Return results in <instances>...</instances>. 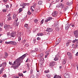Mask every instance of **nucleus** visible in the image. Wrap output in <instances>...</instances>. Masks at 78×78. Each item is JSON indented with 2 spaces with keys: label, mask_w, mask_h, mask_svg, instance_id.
Segmentation results:
<instances>
[{
  "label": "nucleus",
  "mask_w": 78,
  "mask_h": 78,
  "mask_svg": "<svg viewBox=\"0 0 78 78\" xmlns=\"http://www.w3.org/2000/svg\"><path fill=\"white\" fill-rule=\"evenodd\" d=\"M26 42H27V41L26 40H24L22 41V42L23 43H24V44H25V43Z\"/></svg>",
  "instance_id": "obj_48"
},
{
  "label": "nucleus",
  "mask_w": 78,
  "mask_h": 78,
  "mask_svg": "<svg viewBox=\"0 0 78 78\" xmlns=\"http://www.w3.org/2000/svg\"><path fill=\"white\" fill-rule=\"evenodd\" d=\"M32 6L34 8H35V7H36V4H34V5L33 6Z\"/></svg>",
  "instance_id": "obj_59"
},
{
  "label": "nucleus",
  "mask_w": 78,
  "mask_h": 78,
  "mask_svg": "<svg viewBox=\"0 0 78 78\" xmlns=\"http://www.w3.org/2000/svg\"><path fill=\"white\" fill-rule=\"evenodd\" d=\"M66 5H69V6H70V5H71V3H69V2H68L66 3Z\"/></svg>",
  "instance_id": "obj_27"
},
{
  "label": "nucleus",
  "mask_w": 78,
  "mask_h": 78,
  "mask_svg": "<svg viewBox=\"0 0 78 78\" xmlns=\"http://www.w3.org/2000/svg\"><path fill=\"white\" fill-rule=\"evenodd\" d=\"M58 58L55 57L54 58V61H57V60H58Z\"/></svg>",
  "instance_id": "obj_41"
},
{
  "label": "nucleus",
  "mask_w": 78,
  "mask_h": 78,
  "mask_svg": "<svg viewBox=\"0 0 78 78\" xmlns=\"http://www.w3.org/2000/svg\"><path fill=\"white\" fill-rule=\"evenodd\" d=\"M29 45L28 44V43L26 44H25V46H26V47H28Z\"/></svg>",
  "instance_id": "obj_47"
},
{
  "label": "nucleus",
  "mask_w": 78,
  "mask_h": 78,
  "mask_svg": "<svg viewBox=\"0 0 78 78\" xmlns=\"http://www.w3.org/2000/svg\"><path fill=\"white\" fill-rule=\"evenodd\" d=\"M16 36V34L15 33H12L10 34V36L12 37H14Z\"/></svg>",
  "instance_id": "obj_11"
},
{
  "label": "nucleus",
  "mask_w": 78,
  "mask_h": 78,
  "mask_svg": "<svg viewBox=\"0 0 78 78\" xmlns=\"http://www.w3.org/2000/svg\"><path fill=\"white\" fill-rule=\"evenodd\" d=\"M38 5H42V1H40L38 2Z\"/></svg>",
  "instance_id": "obj_17"
},
{
  "label": "nucleus",
  "mask_w": 78,
  "mask_h": 78,
  "mask_svg": "<svg viewBox=\"0 0 78 78\" xmlns=\"http://www.w3.org/2000/svg\"><path fill=\"white\" fill-rule=\"evenodd\" d=\"M69 44H70V43H69V42H68L67 43H66V46H68L69 45Z\"/></svg>",
  "instance_id": "obj_53"
},
{
  "label": "nucleus",
  "mask_w": 78,
  "mask_h": 78,
  "mask_svg": "<svg viewBox=\"0 0 78 78\" xmlns=\"http://www.w3.org/2000/svg\"><path fill=\"white\" fill-rule=\"evenodd\" d=\"M51 76V75L50 74H47L46 75V76H47V77H48V78H50Z\"/></svg>",
  "instance_id": "obj_39"
},
{
  "label": "nucleus",
  "mask_w": 78,
  "mask_h": 78,
  "mask_svg": "<svg viewBox=\"0 0 78 78\" xmlns=\"http://www.w3.org/2000/svg\"><path fill=\"white\" fill-rule=\"evenodd\" d=\"M38 11H39V9H36L35 10V12H39Z\"/></svg>",
  "instance_id": "obj_33"
},
{
  "label": "nucleus",
  "mask_w": 78,
  "mask_h": 78,
  "mask_svg": "<svg viewBox=\"0 0 78 78\" xmlns=\"http://www.w3.org/2000/svg\"><path fill=\"white\" fill-rule=\"evenodd\" d=\"M3 12H6V10L5 9H4L3 10Z\"/></svg>",
  "instance_id": "obj_63"
},
{
  "label": "nucleus",
  "mask_w": 78,
  "mask_h": 78,
  "mask_svg": "<svg viewBox=\"0 0 78 78\" xmlns=\"http://www.w3.org/2000/svg\"><path fill=\"white\" fill-rule=\"evenodd\" d=\"M37 40H38V41H39V40H41V38L39 37H38L37 38Z\"/></svg>",
  "instance_id": "obj_55"
},
{
  "label": "nucleus",
  "mask_w": 78,
  "mask_h": 78,
  "mask_svg": "<svg viewBox=\"0 0 78 78\" xmlns=\"http://www.w3.org/2000/svg\"><path fill=\"white\" fill-rule=\"evenodd\" d=\"M38 22V20H34V22H35V23H37V22Z\"/></svg>",
  "instance_id": "obj_44"
},
{
  "label": "nucleus",
  "mask_w": 78,
  "mask_h": 78,
  "mask_svg": "<svg viewBox=\"0 0 78 78\" xmlns=\"http://www.w3.org/2000/svg\"><path fill=\"white\" fill-rule=\"evenodd\" d=\"M4 70V67H3L1 69L0 71V74H1L3 73V71Z\"/></svg>",
  "instance_id": "obj_13"
},
{
  "label": "nucleus",
  "mask_w": 78,
  "mask_h": 78,
  "mask_svg": "<svg viewBox=\"0 0 78 78\" xmlns=\"http://www.w3.org/2000/svg\"><path fill=\"white\" fill-rule=\"evenodd\" d=\"M59 40H60V39H58V41H57L55 42V44H56V45H55V46L56 45H58V44H59V42L58 41H59Z\"/></svg>",
  "instance_id": "obj_19"
},
{
  "label": "nucleus",
  "mask_w": 78,
  "mask_h": 78,
  "mask_svg": "<svg viewBox=\"0 0 78 78\" xmlns=\"http://www.w3.org/2000/svg\"><path fill=\"white\" fill-rule=\"evenodd\" d=\"M69 9V7L66 6V7H65L64 8V11H67V9Z\"/></svg>",
  "instance_id": "obj_18"
},
{
  "label": "nucleus",
  "mask_w": 78,
  "mask_h": 78,
  "mask_svg": "<svg viewBox=\"0 0 78 78\" xmlns=\"http://www.w3.org/2000/svg\"><path fill=\"white\" fill-rule=\"evenodd\" d=\"M5 58H6L8 56V53L6 52L5 53Z\"/></svg>",
  "instance_id": "obj_34"
},
{
  "label": "nucleus",
  "mask_w": 78,
  "mask_h": 78,
  "mask_svg": "<svg viewBox=\"0 0 78 78\" xmlns=\"http://www.w3.org/2000/svg\"><path fill=\"white\" fill-rule=\"evenodd\" d=\"M50 72L49 70H45L44 71L45 73H48Z\"/></svg>",
  "instance_id": "obj_28"
},
{
  "label": "nucleus",
  "mask_w": 78,
  "mask_h": 78,
  "mask_svg": "<svg viewBox=\"0 0 78 78\" xmlns=\"http://www.w3.org/2000/svg\"><path fill=\"white\" fill-rule=\"evenodd\" d=\"M34 7L33 6H32L30 7L31 10L33 12L34 11Z\"/></svg>",
  "instance_id": "obj_21"
},
{
  "label": "nucleus",
  "mask_w": 78,
  "mask_h": 78,
  "mask_svg": "<svg viewBox=\"0 0 78 78\" xmlns=\"http://www.w3.org/2000/svg\"><path fill=\"white\" fill-rule=\"evenodd\" d=\"M26 57V55L24 54L21 57L17 59L16 61H15V62H14L13 66L16 65V64H17V66H13V67L15 68L14 69H16L17 67H19V66L20 65V62H22V59H23Z\"/></svg>",
  "instance_id": "obj_1"
},
{
  "label": "nucleus",
  "mask_w": 78,
  "mask_h": 78,
  "mask_svg": "<svg viewBox=\"0 0 78 78\" xmlns=\"http://www.w3.org/2000/svg\"><path fill=\"white\" fill-rule=\"evenodd\" d=\"M49 54V53H48V54L45 55V58H47V56H48V55Z\"/></svg>",
  "instance_id": "obj_61"
},
{
  "label": "nucleus",
  "mask_w": 78,
  "mask_h": 78,
  "mask_svg": "<svg viewBox=\"0 0 78 78\" xmlns=\"http://www.w3.org/2000/svg\"><path fill=\"white\" fill-rule=\"evenodd\" d=\"M23 11V9H22V8H20L19 9V13L21 12L22 11Z\"/></svg>",
  "instance_id": "obj_24"
},
{
  "label": "nucleus",
  "mask_w": 78,
  "mask_h": 78,
  "mask_svg": "<svg viewBox=\"0 0 78 78\" xmlns=\"http://www.w3.org/2000/svg\"><path fill=\"white\" fill-rule=\"evenodd\" d=\"M9 64H10V65H12L13 66L14 65V64H12V62H9Z\"/></svg>",
  "instance_id": "obj_57"
},
{
  "label": "nucleus",
  "mask_w": 78,
  "mask_h": 78,
  "mask_svg": "<svg viewBox=\"0 0 78 78\" xmlns=\"http://www.w3.org/2000/svg\"><path fill=\"white\" fill-rule=\"evenodd\" d=\"M26 67H30V65L28 63H27L26 65Z\"/></svg>",
  "instance_id": "obj_32"
},
{
  "label": "nucleus",
  "mask_w": 78,
  "mask_h": 78,
  "mask_svg": "<svg viewBox=\"0 0 78 78\" xmlns=\"http://www.w3.org/2000/svg\"><path fill=\"white\" fill-rule=\"evenodd\" d=\"M9 5H6V8H9Z\"/></svg>",
  "instance_id": "obj_58"
},
{
  "label": "nucleus",
  "mask_w": 78,
  "mask_h": 78,
  "mask_svg": "<svg viewBox=\"0 0 78 78\" xmlns=\"http://www.w3.org/2000/svg\"><path fill=\"white\" fill-rule=\"evenodd\" d=\"M56 64V63L55 62H51L50 64H49V67L51 68L53 66H54Z\"/></svg>",
  "instance_id": "obj_4"
},
{
  "label": "nucleus",
  "mask_w": 78,
  "mask_h": 78,
  "mask_svg": "<svg viewBox=\"0 0 78 78\" xmlns=\"http://www.w3.org/2000/svg\"><path fill=\"white\" fill-rule=\"evenodd\" d=\"M44 20H42L41 21V24H42V23H44Z\"/></svg>",
  "instance_id": "obj_52"
},
{
  "label": "nucleus",
  "mask_w": 78,
  "mask_h": 78,
  "mask_svg": "<svg viewBox=\"0 0 78 78\" xmlns=\"http://www.w3.org/2000/svg\"><path fill=\"white\" fill-rule=\"evenodd\" d=\"M67 55L69 57L70 59L72 58V54L70 52H68Z\"/></svg>",
  "instance_id": "obj_9"
},
{
  "label": "nucleus",
  "mask_w": 78,
  "mask_h": 78,
  "mask_svg": "<svg viewBox=\"0 0 78 78\" xmlns=\"http://www.w3.org/2000/svg\"><path fill=\"white\" fill-rule=\"evenodd\" d=\"M77 40H78V39H75V40H74V41H73V43H75V42H76V43H77Z\"/></svg>",
  "instance_id": "obj_31"
},
{
  "label": "nucleus",
  "mask_w": 78,
  "mask_h": 78,
  "mask_svg": "<svg viewBox=\"0 0 78 78\" xmlns=\"http://www.w3.org/2000/svg\"><path fill=\"white\" fill-rule=\"evenodd\" d=\"M31 28H30V27H28L27 28V31H30V29Z\"/></svg>",
  "instance_id": "obj_20"
},
{
  "label": "nucleus",
  "mask_w": 78,
  "mask_h": 78,
  "mask_svg": "<svg viewBox=\"0 0 78 78\" xmlns=\"http://www.w3.org/2000/svg\"><path fill=\"white\" fill-rule=\"evenodd\" d=\"M56 31H59V28L58 27H57L56 28Z\"/></svg>",
  "instance_id": "obj_46"
},
{
  "label": "nucleus",
  "mask_w": 78,
  "mask_h": 78,
  "mask_svg": "<svg viewBox=\"0 0 78 78\" xmlns=\"http://www.w3.org/2000/svg\"><path fill=\"white\" fill-rule=\"evenodd\" d=\"M21 36H22V34L21 32H20L18 34V37H21Z\"/></svg>",
  "instance_id": "obj_22"
},
{
  "label": "nucleus",
  "mask_w": 78,
  "mask_h": 78,
  "mask_svg": "<svg viewBox=\"0 0 78 78\" xmlns=\"http://www.w3.org/2000/svg\"><path fill=\"white\" fill-rule=\"evenodd\" d=\"M18 75L20 76H23V74L20 73H19Z\"/></svg>",
  "instance_id": "obj_23"
},
{
  "label": "nucleus",
  "mask_w": 78,
  "mask_h": 78,
  "mask_svg": "<svg viewBox=\"0 0 78 78\" xmlns=\"http://www.w3.org/2000/svg\"><path fill=\"white\" fill-rule=\"evenodd\" d=\"M27 14L28 15H31V12H30V10H29L27 12Z\"/></svg>",
  "instance_id": "obj_25"
},
{
  "label": "nucleus",
  "mask_w": 78,
  "mask_h": 78,
  "mask_svg": "<svg viewBox=\"0 0 78 78\" xmlns=\"http://www.w3.org/2000/svg\"><path fill=\"white\" fill-rule=\"evenodd\" d=\"M2 66H3V67H5L6 66V63L5 62L3 64H2Z\"/></svg>",
  "instance_id": "obj_16"
},
{
  "label": "nucleus",
  "mask_w": 78,
  "mask_h": 78,
  "mask_svg": "<svg viewBox=\"0 0 78 78\" xmlns=\"http://www.w3.org/2000/svg\"><path fill=\"white\" fill-rule=\"evenodd\" d=\"M5 44H10V41L9 42H5Z\"/></svg>",
  "instance_id": "obj_38"
},
{
  "label": "nucleus",
  "mask_w": 78,
  "mask_h": 78,
  "mask_svg": "<svg viewBox=\"0 0 78 78\" xmlns=\"http://www.w3.org/2000/svg\"><path fill=\"white\" fill-rule=\"evenodd\" d=\"M18 20V18H17V20H16L15 21V22L14 23V25H15V26H18L19 25V23H17V21Z\"/></svg>",
  "instance_id": "obj_5"
},
{
  "label": "nucleus",
  "mask_w": 78,
  "mask_h": 78,
  "mask_svg": "<svg viewBox=\"0 0 78 78\" xmlns=\"http://www.w3.org/2000/svg\"><path fill=\"white\" fill-rule=\"evenodd\" d=\"M69 25L68 24H66V25L65 29L66 30H67L69 28Z\"/></svg>",
  "instance_id": "obj_12"
},
{
  "label": "nucleus",
  "mask_w": 78,
  "mask_h": 78,
  "mask_svg": "<svg viewBox=\"0 0 78 78\" xmlns=\"http://www.w3.org/2000/svg\"><path fill=\"white\" fill-rule=\"evenodd\" d=\"M43 35L44 34H43L42 33H39L37 34V36H43Z\"/></svg>",
  "instance_id": "obj_15"
},
{
  "label": "nucleus",
  "mask_w": 78,
  "mask_h": 78,
  "mask_svg": "<svg viewBox=\"0 0 78 78\" xmlns=\"http://www.w3.org/2000/svg\"><path fill=\"white\" fill-rule=\"evenodd\" d=\"M13 45H17V43H16V42L13 41Z\"/></svg>",
  "instance_id": "obj_35"
},
{
  "label": "nucleus",
  "mask_w": 78,
  "mask_h": 78,
  "mask_svg": "<svg viewBox=\"0 0 78 78\" xmlns=\"http://www.w3.org/2000/svg\"><path fill=\"white\" fill-rule=\"evenodd\" d=\"M74 34L76 38L78 37V30H75L74 32Z\"/></svg>",
  "instance_id": "obj_2"
},
{
  "label": "nucleus",
  "mask_w": 78,
  "mask_h": 78,
  "mask_svg": "<svg viewBox=\"0 0 78 78\" xmlns=\"http://www.w3.org/2000/svg\"><path fill=\"white\" fill-rule=\"evenodd\" d=\"M13 19H16V20H17V15L14 14L13 16Z\"/></svg>",
  "instance_id": "obj_14"
},
{
  "label": "nucleus",
  "mask_w": 78,
  "mask_h": 78,
  "mask_svg": "<svg viewBox=\"0 0 78 78\" xmlns=\"http://www.w3.org/2000/svg\"><path fill=\"white\" fill-rule=\"evenodd\" d=\"M3 26V23H0V27H2Z\"/></svg>",
  "instance_id": "obj_45"
},
{
  "label": "nucleus",
  "mask_w": 78,
  "mask_h": 78,
  "mask_svg": "<svg viewBox=\"0 0 78 78\" xmlns=\"http://www.w3.org/2000/svg\"><path fill=\"white\" fill-rule=\"evenodd\" d=\"M52 19V18L51 17H48L47 19L45 20V22H48V21H50Z\"/></svg>",
  "instance_id": "obj_8"
},
{
  "label": "nucleus",
  "mask_w": 78,
  "mask_h": 78,
  "mask_svg": "<svg viewBox=\"0 0 78 78\" xmlns=\"http://www.w3.org/2000/svg\"><path fill=\"white\" fill-rule=\"evenodd\" d=\"M61 6L62 7V8H64L66 6L63 5L62 4H61Z\"/></svg>",
  "instance_id": "obj_29"
},
{
  "label": "nucleus",
  "mask_w": 78,
  "mask_h": 78,
  "mask_svg": "<svg viewBox=\"0 0 78 78\" xmlns=\"http://www.w3.org/2000/svg\"><path fill=\"white\" fill-rule=\"evenodd\" d=\"M63 64H66V61L65 60H63L62 62Z\"/></svg>",
  "instance_id": "obj_49"
},
{
  "label": "nucleus",
  "mask_w": 78,
  "mask_h": 78,
  "mask_svg": "<svg viewBox=\"0 0 78 78\" xmlns=\"http://www.w3.org/2000/svg\"><path fill=\"white\" fill-rule=\"evenodd\" d=\"M64 76L65 78H70V76L67 73H65L64 74Z\"/></svg>",
  "instance_id": "obj_6"
},
{
  "label": "nucleus",
  "mask_w": 78,
  "mask_h": 78,
  "mask_svg": "<svg viewBox=\"0 0 78 78\" xmlns=\"http://www.w3.org/2000/svg\"><path fill=\"white\" fill-rule=\"evenodd\" d=\"M24 27L26 28H27L28 27V24H25Z\"/></svg>",
  "instance_id": "obj_26"
},
{
  "label": "nucleus",
  "mask_w": 78,
  "mask_h": 78,
  "mask_svg": "<svg viewBox=\"0 0 78 78\" xmlns=\"http://www.w3.org/2000/svg\"><path fill=\"white\" fill-rule=\"evenodd\" d=\"M10 27V26H9V25H7L6 24H5L4 25V28L5 29H9Z\"/></svg>",
  "instance_id": "obj_10"
},
{
  "label": "nucleus",
  "mask_w": 78,
  "mask_h": 78,
  "mask_svg": "<svg viewBox=\"0 0 78 78\" xmlns=\"http://www.w3.org/2000/svg\"><path fill=\"white\" fill-rule=\"evenodd\" d=\"M2 77H4V78H6V75L4 74L2 76Z\"/></svg>",
  "instance_id": "obj_51"
},
{
  "label": "nucleus",
  "mask_w": 78,
  "mask_h": 78,
  "mask_svg": "<svg viewBox=\"0 0 78 78\" xmlns=\"http://www.w3.org/2000/svg\"><path fill=\"white\" fill-rule=\"evenodd\" d=\"M18 41H19V42H20V41H21V37H18Z\"/></svg>",
  "instance_id": "obj_37"
},
{
  "label": "nucleus",
  "mask_w": 78,
  "mask_h": 78,
  "mask_svg": "<svg viewBox=\"0 0 78 78\" xmlns=\"http://www.w3.org/2000/svg\"><path fill=\"white\" fill-rule=\"evenodd\" d=\"M58 75H56L55 76L54 78H58Z\"/></svg>",
  "instance_id": "obj_36"
},
{
  "label": "nucleus",
  "mask_w": 78,
  "mask_h": 78,
  "mask_svg": "<svg viewBox=\"0 0 78 78\" xmlns=\"http://www.w3.org/2000/svg\"><path fill=\"white\" fill-rule=\"evenodd\" d=\"M58 12L56 11H55L54 12H53L52 13V16H54V17H56L58 16Z\"/></svg>",
  "instance_id": "obj_3"
},
{
  "label": "nucleus",
  "mask_w": 78,
  "mask_h": 78,
  "mask_svg": "<svg viewBox=\"0 0 78 78\" xmlns=\"http://www.w3.org/2000/svg\"><path fill=\"white\" fill-rule=\"evenodd\" d=\"M53 31L52 29L50 28H48L47 29L46 31H48V32H51Z\"/></svg>",
  "instance_id": "obj_7"
},
{
  "label": "nucleus",
  "mask_w": 78,
  "mask_h": 78,
  "mask_svg": "<svg viewBox=\"0 0 78 78\" xmlns=\"http://www.w3.org/2000/svg\"><path fill=\"white\" fill-rule=\"evenodd\" d=\"M30 78H34V76L33 75H31Z\"/></svg>",
  "instance_id": "obj_40"
},
{
  "label": "nucleus",
  "mask_w": 78,
  "mask_h": 78,
  "mask_svg": "<svg viewBox=\"0 0 78 78\" xmlns=\"http://www.w3.org/2000/svg\"><path fill=\"white\" fill-rule=\"evenodd\" d=\"M8 1V0H3V2H4V3H6L7 1Z\"/></svg>",
  "instance_id": "obj_60"
},
{
  "label": "nucleus",
  "mask_w": 78,
  "mask_h": 78,
  "mask_svg": "<svg viewBox=\"0 0 78 78\" xmlns=\"http://www.w3.org/2000/svg\"><path fill=\"white\" fill-rule=\"evenodd\" d=\"M50 51V50H49L48 51H46L45 53L46 54H47V53H48V52H49V51Z\"/></svg>",
  "instance_id": "obj_62"
},
{
  "label": "nucleus",
  "mask_w": 78,
  "mask_h": 78,
  "mask_svg": "<svg viewBox=\"0 0 78 78\" xmlns=\"http://www.w3.org/2000/svg\"><path fill=\"white\" fill-rule=\"evenodd\" d=\"M13 41H10V44H12V45H13Z\"/></svg>",
  "instance_id": "obj_43"
},
{
  "label": "nucleus",
  "mask_w": 78,
  "mask_h": 78,
  "mask_svg": "<svg viewBox=\"0 0 78 78\" xmlns=\"http://www.w3.org/2000/svg\"><path fill=\"white\" fill-rule=\"evenodd\" d=\"M76 56H78V52H77L76 54Z\"/></svg>",
  "instance_id": "obj_64"
},
{
  "label": "nucleus",
  "mask_w": 78,
  "mask_h": 78,
  "mask_svg": "<svg viewBox=\"0 0 78 78\" xmlns=\"http://www.w3.org/2000/svg\"><path fill=\"white\" fill-rule=\"evenodd\" d=\"M44 56V55L43 54V53H41L39 55V57H42Z\"/></svg>",
  "instance_id": "obj_30"
},
{
  "label": "nucleus",
  "mask_w": 78,
  "mask_h": 78,
  "mask_svg": "<svg viewBox=\"0 0 78 78\" xmlns=\"http://www.w3.org/2000/svg\"><path fill=\"white\" fill-rule=\"evenodd\" d=\"M11 19V17H10L8 18V20H10Z\"/></svg>",
  "instance_id": "obj_56"
},
{
  "label": "nucleus",
  "mask_w": 78,
  "mask_h": 78,
  "mask_svg": "<svg viewBox=\"0 0 78 78\" xmlns=\"http://www.w3.org/2000/svg\"><path fill=\"white\" fill-rule=\"evenodd\" d=\"M70 26H71L72 27H75V25L74 24H71Z\"/></svg>",
  "instance_id": "obj_50"
},
{
  "label": "nucleus",
  "mask_w": 78,
  "mask_h": 78,
  "mask_svg": "<svg viewBox=\"0 0 78 78\" xmlns=\"http://www.w3.org/2000/svg\"><path fill=\"white\" fill-rule=\"evenodd\" d=\"M7 36H11V34L9 32L7 33Z\"/></svg>",
  "instance_id": "obj_54"
},
{
  "label": "nucleus",
  "mask_w": 78,
  "mask_h": 78,
  "mask_svg": "<svg viewBox=\"0 0 78 78\" xmlns=\"http://www.w3.org/2000/svg\"><path fill=\"white\" fill-rule=\"evenodd\" d=\"M13 77L14 78H19V76H14Z\"/></svg>",
  "instance_id": "obj_42"
}]
</instances>
